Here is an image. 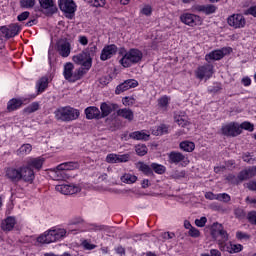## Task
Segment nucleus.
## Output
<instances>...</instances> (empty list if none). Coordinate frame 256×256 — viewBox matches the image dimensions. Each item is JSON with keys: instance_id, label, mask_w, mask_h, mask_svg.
I'll list each match as a JSON object with an SVG mask.
<instances>
[{"instance_id": "obj_11", "label": "nucleus", "mask_w": 256, "mask_h": 256, "mask_svg": "<svg viewBox=\"0 0 256 256\" xmlns=\"http://www.w3.org/2000/svg\"><path fill=\"white\" fill-rule=\"evenodd\" d=\"M58 5L59 9L64 13H68V15H75V11H77V6L73 0H59Z\"/></svg>"}, {"instance_id": "obj_42", "label": "nucleus", "mask_w": 256, "mask_h": 256, "mask_svg": "<svg viewBox=\"0 0 256 256\" xmlns=\"http://www.w3.org/2000/svg\"><path fill=\"white\" fill-rule=\"evenodd\" d=\"M147 151H149V149H147V146L144 144H138L135 146V152L137 155H139V157H144V155H147Z\"/></svg>"}, {"instance_id": "obj_57", "label": "nucleus", "mask_w": 256, "mask_h": 256, "mask_svg": "<svg viewBox=\"0 0 256 256\" xmlns=\"http://www.w3.org/2000/svg\"><path fill=\"white\" fill-rule=\"evenodd\" d=\"M106 163H118L117 154H108L106 156Z\"/></svg>"}, {"instance_id": "obj_7", "label": "nucleus", "mask_w": 256, "mask_h": 256, "mask_svg": "<svg viewBox=\"0 0 256 256\" xmlns=\"http://www.w3.org/2000/svg\"><path fill=\"white\" fill-rule=\"evenodd\" d=\"M222 133L226 137H237V135H241V126L239 123L231 122L222 126Z\"/></svg>"}, {"instance_id": "obj_36", "label": "nucleus", "mask_w": 256, "mask_h": 256, "mask_svg": "<svg viewBox=\"0 0 256 256\" xmlns=\"http://www.w3.org/2000/svg\"><path fill=\"white\" fill-rule=\"evenodd\" d=\"M179 147L182 151H186V153H192V151H195V143L191 141H183L180 143Z\"/></svg>"}, {"instance_id": "obj_37", "label": "nucleus", "mask_w": 256, "mask_h": 256, "mask_svg": "<svg viewBox=\"0 0 256 256\" xmlns=\"http://www.w3.org/2000/svg\"><path fill=\"white\" fill-rule=\"evenodd\" d=\"M49 85V79L47 77H42L37 83V92L43 93Z\"/></svg>"}, {"instance_id": "obj_64", "label": "nucleus", "mask_w": 256, "mask_h": 256, "mask_svg": "<svg viewBox=\"0 0 256 256\" xmlns=\"http://www.w3.org/2000/svg\"><path fill=\"white\" fill-rule=\"evenodd\" d=\"M201 256H221V252L217 249H212V250H210V255L209 254H201Z\"/></svg>"}, {"instance_id": "obj_16", "label": "nucleus", "mask_w": 256, "mask_h": 256, "mask_svg": "<svg viewBox=\"0 0 256 256\" xmlns=\"http://www.w3.org/2000/svg\"><path fill=\"white\" fill-rule=\"evenodd\" d=\"M194 11H198V13H204V15H213L217 13V6L213 4H206V5H194Z\"/></svg>"}, {"instance_id": "obj_14", "label": "nucleus", "mask_w": 256, "mask_h": 256, "mask_svg": "<svg viewBox=\"0 0 256 256\" xmlns=\"http://www.w3.org/2000/svg\"><path fill=\"white\" fill-rule=\"evenodd\" d=\"M40 7L43 9L45 15H54L57 13V6L53 3V0H39Z\"/></svg>"}, {"instance_id": "obj_20", "label": "nucleus", "mask_w": 256, "mask_h": 256, "mask_svg": "<svg viewBox=\"0 0 256 256\" xmlns=\"http://www.w3.org/2000/svg\"><path fill=\"white\" fill-rule=\"evenodd\" d=\"M6 177L12 181V183H19L21 181V168H8L6 170Z\"/></svg>"}, {"instance_id": "obj_45", "label": "nucleus", "mask_w": 256, "mask_h": 256, "mask_svg": "<svg viewBox=\"0 0 256 256\" xmlns=\"http://www.w3.org/2000/svg\"><path fill=\"white\" fill-rule=\"evenodd\" d=\"M227 181H229V183H232V185H239V183H243V180H241V178H239V174L237 176L233 175V174H229L226 177Z\"/></svg>"}, {"instance_id": "obj_21", "label": "nucleus", "mask_w": 256, "mask_h": 256, "mask_svg": "<svg viewBox=\"0 0 256 256\" xmlns=\"http://www.w3.org/2000/svg\"><path fill=\"white\" fill-rule=\"evenodd\" d=\"M256 177V166L248 167L239 172V179L241 181H247Z\"/></svg>"}, {"instance_id": "obj_60", "label": "nucleus", "mask_w": 256, "mask_h": 256, "mask_svg": "<svg viewBox=\"0 0 256 256\" xmlns=\"http://www.w3.org/2000/svg\"><path fill=\"white\" fill-rule=\"evenodd\" d=\"M244 15H252V17H256V6H251L244 10Z\"/></svg>"}, {"instance_id": "obj_61", "label": "nucleus", "mask_w": 256, "mask_h": 256, "mask_svg": "<svg viewBox=\"0 0 256 256\" xmlns=\"http://www.w3.org/2000/svg\"><path fill=\"white\" fill-rule=\"evenodd\" d=\"M129 154H117L118 163H127L129 161Z\"/></svg>"}, {"instance_id": "obj_27", "label": "nucleus", "mask_w": 256, "mask_h": 256, "mask_svg": "<svg viewBox=\"0 0 256 256\" xmlns=\"http://www.w3.org/2000/svg\"><path fill=\"white\" fill-rule=\"evenodd\" d=\"M44 162H45V159L40 158V157L31 158L27 162V167H29V169H36V171H39L41 169V167H43Z\"/></svg>"}, {"instance_id": "obj_30", "label": "nucleus", "mask_w": 256, "mask_h": 256, "mask_svg": "<svg viewBox=\"0 0 256 256\" xmlns=\"http://www.w3.org/2000/svg\"><path fill=\"white\" fill-rule=\"evenodd\" d=\"M130 139H135L136 141H149V134L143 131H135L130 133Z\"/></svg>"}, {"instance_id": "obj_24", "label": "nucleus", "mask_w": 256, "mask_h": 256, "mask_svg": "<svg viewBox=\"0 0 256 256\" xmlns=\"http://www.w3.org/2000/svg\"><path fill=\"white\" fill-rule=\"evenodd\" d=\"M86 119H101V110L95 106H89L85 109Z\"/></svg>"}, {"instance_id": "obj_38", "label": "nucleus", "mask_w": 256, "mask_h": 256, "mask_svg": "<svg viewBox=\"0 0 256 256\" xmlns=\"http://www.w3.org/2000/svg\"><path fill=\"white\" fill-rule=\"evenodd\" d=\"M54 181H65V179H68L69 176H67V173L65 170L57 169L53 174Z\"/></svg>"}, {"instance_id": "obj_39", "label": "nucleus", "mask_w": 256, "mask_h": 256, "mask_svg": "<svg viewBox=\"0 0 256 256\" xmlns=\"http://www.w3.org/2000/svg\"><path fill=\"white\" fill-rule=\"evenodd\" d=\"M151 169L154 173H157V175H163L165 171H167V168L164 165L158 163H152Z\"/></svg>"}, {"instance_id": "obj_13", "label": "nucleus", "mask_w": 256, "mask_h": 256, "mask_svg": "<svg viewBox=\"0 0 256 256\" xmlns=\"http://www.w3.org/2000/svg\"><path fill=\"white\" fill-rule=\"evenodd\" d=\"M114 55H117V45H106L101 51L100 59L101 61H107L111 59V57H113Z\"/></svg>"}, {"instance_id": "obj_18", "label": "nucleus", "mask_w": 256, "mask_h": 256, "mask_svg": "<svg viewBox=\"0 0 256 256\" xmlns=\"http://www.w3.org/2000/svg\"><path fill=\"white\" fill-rule=\"evenodd\" d=\"M15 225H17V219L13 216H8L1 222V229L2 231H13L15 228Z\"/></svg>"}, {"instance_id": "obj_44", "label": "nucleus", "mask_w": 256, "mask_h": 256, "mask_svg": "<svg viewBox=\"0 0 256 256\" xmlns=\"http://www.w3.org/2000/svg\"><path fill=\"white\" fill-rule=\"evenodd\" d=\"M35 111H39V103L37 102H33L24 109V113H26L27 115H31V113H35Z\"/></svg>"}, {"instance_id": "obj_8", "label": "nucleus", "mask_w": 256, "mask_h": 256, "mask_svg": "<svg viewBox=\"0 0 256 256\" xmlns=\"http://www.w3.org/2000/svg\"><path fill=\"white\" fill-rule=\"evenodd\" d=\"M55 189L59 193H62V195H75V193H79V191H81V187L74 184L56 185Z\"/></svg>"}, {"instance_id": "obj_59", "label": "nucleus", "mask_w": 256, "mask_h": 256, "mask_svg": "<svg viewBox=\"0 0 256 256\" xmlns=\"http://www.w3.org/2000/svg\"><path fill=\"white\" fill-rule=\"evenodd\" d=\"M29 15H31V13H29V11L22 12L21 14H19L17 16V20L18 21H27V19H29Z\"/></svg>"}, {"instance_id": "obj_19", "label": "nucleus", "mask_w": 256, "mask_h": 256, "mask_svg": "<svg viewBox=\"0 0 256 256\" xmlns=\"http://www.w3.org/2000/svg\"><path fill=\"white\" fill-rule=\"evenodd\" d=\"M199 19H201V17L190 13H184L180 16V21H182V23L185 25H189L190 27L197 25V21H199Z\"/></svg>"}, {"instance_id": "obj_41", "label": "nucleus", "mask_w": 256, "mask_h": 256, "mask_svg": "<svg viewBox=\"0 0 256 256\" xmlns=\"http://www.w3.org/2000/svg\"><path fill=\"white\" fill-rule=\"evenodd\" d=\"M52 236L55 241H59V239H63L65 235H67V231L65 229H59V230H51Z\"/></svg>"}, {"instance_id": "obj_35", "label": "nucleus", "mask_w": 256, "mask_h": 256, "mask_svg": "<svg viewBox=\"0 0 256 256\" xmlns=\"http://www.w3.org/2000/svg\"><path fill=\"white\" fill-rule=\"evenodd\" d=\"M136 167L139 171L144 173V175H153V169L151 168V166L145 164L144 162H138L136 164Z\"/></svg>"}, {"instance_id": "obj_51", "label": "nucleus", "mask_w": 256, "mask_h": 256, "mask_svg": "<svg viewBox=\"0 0 256 256\" xmlns=\"http://www.w3.org/2000/svg\"><path fill=\"white\" fill-rule=\"evenodd\" d=\"M234 213H235V217L237 219H245V217H247V214L245 213V210H243L241 208L235 209Z\"/></svg>"}, {"instance_id": "obj_25", "label": "nucleus", "mask_w": 256, "mask_h": 256, "mask_svg": "<svg viewBox=\"0 0 256 256\" xmlns=\"http://www.w3.org/2000/svg\"><path fill=\"white\" fill-rule=\"evenodd\" d=\"M225 228L222 224L214 223L211 228V236L213 240H217L223 233H225Z\"/></svg>"}, {"instance_id": "obj_47", "label": "nucleus", "mask_w": 256, "mask_h": 256, "mask_svg": "<svg viewBox=\"0 0 256 256\" xmlns=\"http://www.w3.org/2000/svg\"><path fill=\"white\" fill-rule=\"evenodd\" d=\"M216 201H221L222 203H229V201H231V196L227 193H220L217 194Z\"/></svg>"}, {"instance_id": "obj_40", "label": "nucleus", "mask_w": 256, "mask_h": 256, "mask_svg": "<svg viewBox=\"0 0 256 256\" xmlns=\"http://www.w3.org/2000/svg\"><path fill=\"white\" fill-rule=\"evenodd\" d=\"M122 183H127L128 185H131L137 181V176L133 174H124L121 176Z\"/></svg>"}, {"instance_id": "obj_12", "label": "nucleus", "mask_w": 256, "mask_h": 256, "mask_svg": "<svg viewBox=\"0 0 256 256\" xmlns=\"http://www.w3.org/2000/svg\"><path fill=\"white\" fill-rule=\"evenodd\" d=\"M119 109V105L111 103V102H102L100 105V117L101 119H105V117H109L113 111H117Z\"/></svg>"}, {"instance_id": "obj_29", "label": "nucleus", "mask_w": 256, "mask_h": 256, "mask_svg": "<svg viewBox=\"0 0 256 256\" xmlns=\"http://www.w3.org/2000/svg\"><path fill=\"white\" fill-rule=\"evenodd\" d=\"M117 115L118 117H123V119H127V121H133L134 119L133 110L127 108L119 109L117 111Z\"/></svg>"}, {"instance_id": "obj_22", "label": "nucleus", "mask_w": 256, "mask_h": 256, "mask_svg": "<svg viewBox=\"0 0 256 256\" xmlns=\"http://www.w3.org/2000/svg\"><path fill=\"white\" fill-rule=\"evenodd\" d=\"M57 51L61 57H69L71 54V43L62 41L57 44Z\"/></svg>"}, {"instance_id": "obj_56", "label": "nucleus", "mask_w": 256, "mask_h": 256, "mask_svg": "<svg viewBox=\"0 0 256 256\" xmlns=\"http://www.w3.org/2000/svg\"><path fill=\"white\" fill-rule=\"evenodd\" d=\"M188 235H190V237L197 238L201 235V232H199L197 228L191 227L188 231Z\"/></svg>"}, {"instance_id": "obj_43", "label": "nucleus", "mask_w": 256, "mask_h": 256, "mask_svg": "<svg viewBox=\"0 0 256 256\" xmlns=\"http://www.w3.org/2000/svg\"><path fill=\"white\" fill-rule=\"evenodd\" d=\"M158 106L163 111H167V107H169V97L163 96L160 99H158Z\"/></svg>"}, {"instance_id": "obj_34", "label": "nucleus", "mask_w": 256, "mask_h": 256, "mask_svg": "<svg viewBox=\"0 0 256 256\" xmlns=\"http://www.w3.org/2000/svg\"><path fill=\"white\" fill-rule=\"evenodd\" d=\"M216 243L219 246V249L221 251L222 247L227 244V241H229V233H227V230H224L219 238H216Z\"/></svg>"}, {"instance_id": "obj_33", "label": "nucleus", "mask_w": 256, "mask_h": 256, "mask_svg": "<svg viewBox=\"0 0 256 256\" xmlns=\"http://www.w3.org/2000/svg\"><path fill=\"white\" fill-rule=\"evenodd\" d=\"M33 151V146L31 144H23L17 151L18 157H25V155H29L30 152Z\"/></svg>"}, {"instance_id": "obj_48", "label": "nucleus", "mask_w": 256, "mask_h": 256, "mask_svg": "<svg viewBox=\"0 0 256 256\" xmlns=\"http://www.w3.org/2000/svg\"><path fill=\"white\" fill-rule=\"evenodd\" d=\"M125 91H129V86H127L126 82H123L116 87L115 93L116 95H121V93H125Z\"/></svg>"}, {"instance_id": "obj_32", "label": "nucleus", "mask_w": 256, "mask_h": 256, "mask_svg": "<svg viewBox=\"0 0 256 256\" xmlns=\"http://www.w3.org/2000/svg\"><path fill=\"white\" fill-rule=\"evenodd\" d=\"M22 105H23L22 100L13 98V99L9 100V102L7 104V110L9 112L17 111V109H19Z\"/></svg>"}, {"instance_id": "obj_26", "label": "nucleus", "mask_w": 256, "mask_h": 256, "mask_svg": "<svg viewBox=\"0 0 256 256\" xmlns=\"http://www.w3.org/2000/svg\"><path fill=\"white\" fill-rule=\"evenodd\" d=\"M83 52L88 57V61L86 62V65H91L93 63V58L97 54V46L94 44H90L89 47L83 50Z\"/></svg>"}, {"instance_id": "obj_31", "label": "nucleus", "mask_w": 256, "mask_h": 256, "mask_svg": "<svg viewBox=\"0 0 256 256\" xmlns=\"http://www.w3.org/2000/svg\"><path fill=\"white\" fill-rule=\"evenodd\" d=\"M56 169L64 171H73V169H79V162H65L58 165Z\"/></svg>"}, {"instance_id": "obj_15", "label": "nucleus", "mask_w": 256, "mask_h": 256, "mask_svg": "<svg viewBox=\"0 0 256 256\" xmlns=\"http://www.w3.org/2000/svg\"><path fill=\"white\" fill-rule=\"evenodd\" d=\"M20 175L21 180L25 181L26 183H33V180L35 179V172L28 166L20 167Z\"/></svg>"}, {"instance_id": "obj_2", "label": "nucleus", "mask_w": 256, "mask_h": 256, "mask_svg": "<svg viewBox=\"0 0 256 256\" xmlns=\"http://www.w3.org/2000/svg\"><path fill=\"white\" fill-rule=\"evenodd\" d=\"M143 59V52L137 48H132L120 59V64L122 67L129 68L132 65H137L141 63Z\"/></svg>"}, {"instance_id": "obj_5", "label": "nucleus", "mask_w": 256, "mask_h": 256, "mask_svg": "<svg viewBox=\"0 0 256 256\" xmlns=\"http://www.w3.org/2000/svg\"><path fill=\"white\" fill-rule=\"evenodd\" d=\"M227 23L233 29H243L247 25V20L243 14H232L227 18Z\"/></svg>"}, {"instance_id": "obj_53", "label": "nucleus", "mask_w": 256, "mask_h": 256, "mask_svg": "<svg viewBox=\"0 0 256 256\" xmlns=\"http://www.w3.org/2000/svg\"><path fill=\"white\" fill-rule=\"evenodd\" d=\"M247 219L251 225H256V211H251L247 214Z\"/></svg>"}, {"instance_id": "obj_3", "label": "nucleus", "mask_w": 256, "mask_h": 256, "mask_svg": "<svg viewBox=\"0 0 256 256\" xmlns=\"http://www.w3.org/2000/svg\"><path fill=\"white\" fill-rule=\"evenodd\" d=\"M73 69L75 67L73 66V63L68 62L64 66V77L66 81H70V83H75V81H79V79H83V76L85 75V71L83 70V67L78 68L73 72Z\"/></svg>"}, {"instance_id": "obj_6", "label": "nucleus", "mask_w": 256, "mask_h": 256, "mask_svg": "<svg viewBox=\"0 0 256 256\" xmlns=\"http://www.w3.org/2000/svg\"><path fill=\"white\" fill-rule=\"evenodd\" d=\"M72 61H74L76 63V65H82L84 75H87L89 69H91V67H93V62H90V65H87V61H89V57L86 56L84 51L73 56Z\"/></svg>"}, {"instance_id": "obj_23", "label": "nucleus", "mask_w": 256, "mask_h": 256, "mask_svg": "<svg viewBox=\"0 0 256 256\" xmlns=\"http://www.w3.org/2000/svg\"><path fill=\"white\" fill-rule=\"evenodd\" d=\"M220 251H226L227 253H230V254L241 253V251H243V245L233 244L229 242V243H226L224 246H222Z\"/></svg>"}, {"instance_id": "obj_58", "label": "nucleus", "mask_w": 256, "mask_h": 256, "mask_svg": "<svg viewBox=\"0 0 256 256\" xmlns=\"http://www.w3.org/2000/svg\"><path fill=\"white\" fill-rule=\"evenodd\" d=\"M207 223V217H201L200 219L195 220V225L197 227H205Z\"/></svg>"}, {"instance_id": "obj_49", "label": "nucleus", "mask_w": 256, "mask_h": 256, "mask_svg": "<svg viewBox=\"0 0 256 256\" xmlns=\"http://www.w3.org/2000/svg\"><path fill=\"white\" fill-rule=\"evenodd\" d=\"M240 129H241V132L243 131V129L245 131H254L255 129V126L253 124H251V122H243L241 125H240Z\"/></svg>"}, {"instance_id": "obj_62", "label": "nucleus", "mask_w": 256, "mask_h": 256, "mask_svg": "<svg viewBox=\"0 0 256 256\" xmlns=\"http://www.w3.org/2000/svg\"><path fill=\"white\" fill-rule=\"evenodd\" d=\"M183 177H185V171L176 170V171L172 174V178H173V179H183Z\"/></svg>"}, {"instance_id": "obj_17", "label": "nucleus", "mask_w": 256, "mask_h": 256, "mask_svg": "<svg viewBox=\"0 0 256 256\" xmlns=\"http://www.w3.org/2000/svg\"><path fill=\"white\" fill-rule=\"evenodd\" d=\"M167 156L170 165H179V163L187 159V157L183 155V153L177 151H171L170 153L167 154Z\"/></svg>"}, {"instance_id": "obj_52", "label": "nucleus", "mask_w": 256, "mask_h": 256, "mask_svg": "<svg viewBox=\"0 0 256 256\" xmlns=\"http://www.w3.org/2000/svg\"><path fill=\"white\" fill-rule=\"evenodd\" d=\"M124 83H126L128 89H135V87L139 85V82H137L135 79L125 80Z\"/></svg>"}, {"instance_id": "obj_1", "label": "nucleus", "mask_w": 256, "mask_h": 256, "mask_svg": "<svg viewBox=\"0 0 256 256\" xmlns=\"http://www.w3.org/2000/svg\"><path fill=\"white\" fill-rule=\"evenodd\" d=\"M54 114L57 121H63L64 123L75 121L76 119H79V116L81 115L78 109H75L71 106L58 108Z\"/></svg>"}, {"instance_id": "obj_54", "label": "nucleus", "mask_w": 256, "mask_h": 256, "mask_svg": "<svg viewBox=\"0 0 256 256\" xmlns=\"http://www.w3.org/2000/svg\"><path fill=\"white\" fill-rule=\"evenodd\" d=\"M168 127L165 124L158 126L156 135H165L168 132Z\"/></svg>"}, {"instance_id": "obj_63", "label": "nucleus", "mask_w": 256, "mask_h": 256, "mask_svg": "<svg viewBox=\"0 0 256 256\" xmlns=\"http://www.w3.org/2000/svg\"><path fill=\"white\" fill-rule=\"evenodd\" d=\"M246 187L249 189V191H256V180H251L246 183Z\"/></svg>"}, {"instance_id": "obj_28", "label": "nucleus", "mask_w": 256, "mask_h": 256, "mask_svg": "<svg viewBox=\"0 0 256 256\" xmlns=\"http://www.w3.org/2000/svg\"><path fill=\"white\" fill-rule=\"evenodd\" d=\"M37 242L38 243H55V238L53 237V232H51V230L45 232L44 234L40 235L37 238Z\"/></svg>"}, {"instance_id": "obj_50", "label": "nucleus", "mask_w": 256, "mask_h": 256, "mask_svg": "<svg viewBox=\"0 0 256 256\" xmlns=\"http://www.w3.org/2000/svg\"><path fill=\"white\" fill-rule=\"evenodd\" d=\"M86 3H92L93 7H105V0H84Z\"/></svg>"}, {"instance_id": "obj_9", "label": "nucleus", "mask_w": 256, "mask_h": 256, "mask_svg": "<svg viewBox=\"0 0 256 256\" xmlns=\"http://www.w3.org/2000/svg\"><path fill=\"white\" fill-rule=\"evenodd\" d=\"M231 53V48H222L220 50H214L209 54H206L205 60L209 63V61H221L225 55H229Z\"/></svg>"}, {"instance_id": "obj_46", "label": "nucleus", "mask_w": 256, "mask_h": 256, "mask_svg": "<svg viewBox=\"0 0 256 256\" xmlns=\"http://www.w3.org/2000/svg\"><path fill=\"white\" fill-rule=\"evenodd\" d=\"M20 7L22 9H31L35 7V0H20Z\"/></svg>"}, {"instance_id": "obj_10", "label": "nucleus", "mask_w": 256, "mask_h": 256, "mask_svg": "<svg viewBox=\"0 0 256 256\" xmlns=\"http://www.w3.org/2000/svg\"><path fill=\"white\" fill-rule=\"evenodd\" d=\"M213 76V65L212 64H204L199 66L196 70L197 79H211Z\"/></svg>"}, {"instance_id": "obj_55", "label": "nucleus", "mask_w": 256, "mask_h": 256, "mask_svg": "<svg viewBox=\"0 0 256 256\" xmlns=\"http://www.w3.org/2000/svg\"><path fill=\"white\" fill-rule=\"evenodd\" d=\"M82 247H84V249H86L87 251H93V249H95L97 247V245L91 244V243H89V241L84 240L82 242Z\"/></svg>"}, {"instance_id": "obj_4", "label": "nucleus", "mask_w": 256, "mask_h": 256, "mask_svg": "<svg viewBox=\"0 0 256 256\" xmlns=\"http://www.w3.org/2000/svg\"><path fill=\"white\" fill-rule=\"evenodd\" d=\"M19 31H21V27H19L17 24H11L8 27L2 26L0 28V39H11L19 35Z\"/></svg>"}]
</instances>
